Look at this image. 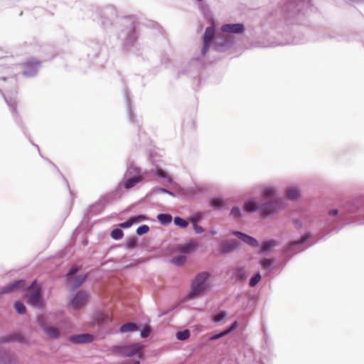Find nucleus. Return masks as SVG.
I'll list each match as a JSON object with an SVG mask.
<instances>
[{
  "label": "nucleus",
  "mask_w": 364,
  "mask_h": 364,
  "mask_svg": "<svg viewBox=\"0 0 364 364\" xmlns=\"http://www.w3.org/2000/svg\"><path fill=\"white\" fill-rule=\"evenodd\" d=\"M225 205V201L220 197L215 196L210 199V206L215 210H220Z\"/></svg>",
  "instance_id": "30"
},
{
  "label": "nucleus",
  "mask_w": 364,
  "mask_h": 364,
  "mask_svg": "<svg viewBox=\"0 0 364 364\" xmlns=\"http://www.w3.org/2000/svg\"><path fill=\"white\" fill-rule=\"evenodd\" d=\"M89 296L83 291H78L70 297L69 304L74 309L82 308L88 301Z\"/></svg>",
  "instance_id": "20"
},
{
  "label": "nucleus",
  "mask_w": 364,
  "mask_h": 364,
  "mask_svg": "<svg viewBox=\"0 0 364 364\" xmlns=\"http://www.w3.org/2000/svg\"><path fill=\"white\" fill-rule=\"evenodd\" d=\"M134 225L132 220H131V217L129 218L126 221L120 223L118 224V227L122 229H127L131 228Z\"/></svg>",
  "instance_id": "47"
},
{
  "label": "nucleus",
  "mask_w": 364,
  "mask_h": 364,
  "mask_svg": "<svg viewBox=\"0 0 364 364\" xmlns=\"http://www.w3.org/2000/svg\"><path fill=\"white\" fill-rule=\"evenodd\" d=\"M139 325L134 322H128L120 326V332L130 333L136 331L139 329Z\"/></svg>",
  "instance_id": "33"
},
{
  "label": "nucleus",
  "mask_w": 364,
  "mask_h": 364,
  "mask_svg": "<svg viewBox=\"0 0 364 364\" xmlns=\"http://www.w3.org/2000/svg\"><path fill=\"white\" fill-rule=\"evenodd\" d=\"M259 264L260 266L265 270L267 274H270L272 273V270L274 269V261L271 260L269 258L264 257L259 260Z\"/></svg>",
  "instance_id": "29"
},
{
  "label": "nucleus",
  "mask_w": 364,
  "mask_h": 364,
  "mask_svg": "<svg viewBox=\"0 0 364 364\" xmlns=\"http://www.w3.org/2000/svg\"><path fill=\"white\" fill-rule=\"evenodd\" d=\"M122 28L118 33V39L124 51L136 55L141 54V46L138 43V33L141 26L144 24L132 16H124L120 19Z\"/></svg>",
  "instance_id": "3"
},
{
  "label": "nucleus",
  "mask_w": 364,
  "mask_h": 364,
  "mask_svg": "<svg viewBox=\"0 0 364 364\" xmlns=\"http://www.w3.org/2000/svg\"><path fill=\"white\" fill-rule=\"evenodd\" d=\"M10 342L31 345L30 338L19 331H12L0 336V364H20L16 354L9 348L1 346L3 343Z\"/></svg>",
  "instance_id": "6"
},
{
  "label": "nucleus",
  "mask_w": 364,
  "mask_h": 364,
  "mask_svg": "<svg viewBox=\"0 0 364 364\" xmlns=\"http://www.w3.org/2000/svg\"><path fill=\"white\" fill-rule=\"evenodd\" d=\"M173 223L176 226L180 227L181 228H186L188 225V222L183 219V218H181V216L174 217Z\"/></svg>",
  "instance_id": "40"
},
{
  "label": "nucleus",
  "mask_w": 364,
  "mask_h": 364,
  "mask_svg": "<svg viewBox=\"0 0 364 364\" xmlns=\"http://www.w3.org/2000/svg\"><path fill=\"white\" fill-rule=\"evenodd\" d=\"M123 92H124V98L125 103H126L127 112L129 120L131 122H134L135 116L132 111L131 97H130V94H129V92L127 87L124 88Z\"/></svg>",
  "instance_id": "25"
},
{
  "label": "nucleus",
  "mask_w": 364,
  "mask_h": 364,
  "mask_svg": "<svg viewBox=\"0 0 364 364\" xmlns=\"http://www.w3.org/2000/svg\"><path fill=\"white\" fill-rule=\"evenodd\" d=\"M238 326V323L237 321H233L228 328H225L224 331L226 332V334L228 335L232 331H234Z\"/></svg>",
  "instance_id": "51"
},
{
  "label": "nucleus",
  "mask_w": 364,
  "mask_h": 364,
  "mask_svg": "<svg viewBox=\"0 0 364 364\" xmlns=\"http://www.w3.org/2000/svg\"><path fill=\"white\" fill-rule=\"evenodd\" d=\"M363 211L364 198L363 197L348 200L342 206L341 211L336 208L329 210L328 215L319 221V225L323 229L321 230L320 235H325V230L330 231L341 230L343 225H337V224L344 222L346 215L359 214Z\"/></svg>",
  "instance_id": "2"
},
{
  "label": "nucleus",
  "mask_w": 364,
  "mask_h": 364,
  "mask_svg": "<svg viewBox=\"0 0 364 364\" xmlns=\"http://www.w3.org/2000/svg\"><path fill=\"white\" fill-rule=\"evenodd\" d=\"M285 195L288 199L297 200L300 197V191L297 187H289L286 190Z\"/></svg>",
  "instance_id": "31"
},
{
  "label": "nucleus",
  "mask_w": 364,
  "mask_h": 364,
  "mask_svg": "<svg viewBox=\"0 0 364 364\" xmlns=\"http://www.w3.org/2000/svg\"><path fill=\"white\" fill-rule=\"evenodd\" d=\"M38 323L42 331L52 339H58L60 336V330L55 326H48L46 320L43 317L38 318Z\"/></svg>",
  "instance_id": "19"
},
{
  "label": "nucleus",
  "mask_w": 364,
  "mask_h": 364,
  "mask_svg": "<svg viewBox=\"0 0 364 364\" xmlns=\"http://www.w3.org/2000/svg\"><path fill=\"white\" fill-rule=\"evenodd\" d=\"M145 177L146 171H143L140 167L135 166L132 161L128 164L122 180L118 185H121L122 188L128 190L142 181Z\"/></svg>",
  "instance_id": "8"
},
{
  "label": "nucleus",
  "mask_w": 364,
  "mask_h": 364,
  "mask_svg": "<svg viewBox=\"0 0 364 364\" xmlns=\"http://www.w3.org/2000/svg\"><path fill=\"white\" fill-rule=\"evenodd\" d=\"M156 218L164 225L171 223L173 219L169 213H159L157 215Z\"/></svg>",
  "instance_id": "35"
},
{
  "label": "nucleus",
  "mask_w": 364,
  "mask_h": 364,
  "mask_svg": "<svg viewBox=\"0 0 364 364\" xmlns=\"http://www.w3.org/2000/svg\"><path fill=\"white\" fill-rule=\"evenodd\" d=\"M33 144L38 149V151L40 152L39 146L37 144Z\"/></svg>",
  "instance_id": "64"
},
{
  "label": "nucleus",
  "mask_w": 364,
  "mask_h": 364,
  "mask_svg": "<svg viewBox=\"0 0 364 364\" xmlns=\"http://www.w3.org/2000/svg\"><path fill=\"white\" fill-rule=\"evenodd\" d=\"M186 261V257L184 255H178L171 259V262L176 266H182Z\"/></svg>",
  "instance_id": "41"
},
{
  "label": "nucleus",
  "mask_w": 364,
  "mask_h": 364,
  "mask_svg": "<svg viewBox=\"0 0 364 364\" xmlns=\"http://www.w3.org/2000/svg\"><path fill=\"white\" fill-rule=\"evenodd\" d=\"M131 220H132V222L134 224H136L140 223L141 221L147 220L148 217L146 215L139 214L134 216H131Z\"/></svg>",
  "instance_id": "46"
},
{
  "label": "nucleus",
  "mask_w": 364,
  "mask_h": 364,
  "mask_svg": "<svg viewBox=\"0 0 364 364\" xmlns=\"http://www.w3.org/2000/svg\"><path fill=\"white\" fill-rule=\"evenodd\" d=\"M248 276L244 267H237L233 270V277L237 282H244Z\"/></svg>",
  "instance_id": "28"
},
{
  "label": "nucleus",
  "mask_w": 364,
  "mask_h": 364,
  "mask_svg": "<svg viewBox=\"0 0 364 364\" xmlns=\"http://www.w3.org/2000/svg\"><path fill=\"white\" fill-rule=\"evenodd\" d=\"M230 214L236 219L240 218L242 212L238 206H234L230 210Z\"/></svg>",
  "instance_id": "48"
},
{
  "label": "nucleus",
  "mask_w": 364,
  "mask_h": 364,
  "mask_svg": "<svg viewBox=\"0 0 364 364\" xmlns=\"http://www.w3.org/2000/svg\"><path fill=\"white\" fill-rule=\"evenodd\" d=\"M97 321L100 323H106L109 321V316L107 315L100 314L97 316Z\"/></svg>",
  "instance_id": "54"
},
{
  "label": "nucleus",
  "mask_w": 364,
  "mask_h": 364,
  "mask_svg": "<svg viewBox=\"0 0 364 364\" xmlns=\"http://www.w3.org/2000/svg\"><path fill=\"white\" fill-rule=\"evenodd\" d=\"M156 193H166L171 196H173V197H175L176 196V194L174 192L171 191H169L165 188H159L157 190H156Z\"/></svg>",
  "instance_id": "52"
},
{
  "label": "nucleus",
  "mask_w": 364,
  "mask_h": 364,
  "mask_svg": "<svg viewBox=\"0 0 364 364\" xmlns=\"http://www.w3.org/2000/svg\"><path fill=\"white\" fill-rule=\"evenodd\" d=\"M193 188H189L188 193H193Z\"/></svg>",
  "instance_id": "63"
},
{
  "label": "nucleus",
  "mask_w": 364,
  "mask_h": 364,
  "mask_svg": "<svg viewBox=\"0 0 364 364\" xmlns=\"http://www.w3.org/2000/svg\"><path fill=\"white\" fill-rule=\"evenodd\" d=\"M77 269L71 268L66 274L68 282L70 284V287L73 290L79 288L87 278V274L76 275Z\"/></svg>",
  "instance_id": "16"
},
{
  "label": "nucleus",
  "mask_w": 364,
  "mask_h": 364,
  "mask_svg": "<svg viewBox=\"0 0 364 364\" xmlns=\"http://www.w3.org/2000/svg\"><path fill=\"white\" fill-rule=\"evenodd\" d=\"M4 50L2 48H0V59L4 57Z\"/></svg>",
  "instance_id": "58"
},
{
  "label": "nucleus",
  "mask_w": 364,
  "mask_h": 364,
  "mask_svg": "<svg viewBox=\"0 0 364 364\" xmlns=\"http://www.w3.org/2000/svg\"><path fill=\"white\" fill-rule=\"evenodd\" d=\"M210 274L207 272H201L197 274L191 282V290L187 294L188 299H194L200 294L209 289L210 286L206 282L210 279Z\"/></svg>",
  "instance_id": "10"
},
{
  "label": "nucleus",
  "mask_w": 364,
  "mask_h": 364,
  "mask_svg": "<svg viewBox=\"0 0 364 364\" xmlns=\"http://www.w3.org/2000/svg\"><path fill=\"white\" fill-rule=\"evenodd\" d=\"M241 243L237 240L230 239L221 242L218 245L220 255H225L236 252L240 248Z\"/></svg>",
  "instance_id": "15"
},
{
  "label": "nucleus",
  "mask_w": 364,
  "mask_h": 364,
  "mask_svg": "<svg viewBox=\"0 0 364 364\" xmlns=\"http://www.w3.org/2000/svg\"><path fill=\"white\" fill-rule=\"evenodd\" d=\"M184 72L183 70L178 72V76L180 77L181 75H183Z\"/></svg>",
  "instance_id": "62"
},
{
  "label": "nucleus",
  "mask_w": 364,
  "mask_h": 364,
  "mask_svg": "<svg viewBox=\"0 0 364 364\" xmlns=\"http://www.w3.org/2000/svg\"><path fill=\"white\" fill-rule=\"evenodd\" d=\"M14 306L18 314L23 315L26 313V307L22 301L17 300L14 302Z\"/></svg>",
  "instance_id": "39"
},
{
  "label": "nucleus",
  "mask_w": 364,
  "mask_h": 364,
  "mask_svg": "<svg viewBox=\"0 0 364 364\" xmlns=\"http://www.w3.org/2000/svg\"><path fill=\"white\" fill-rule=\"evenodd\" d=\"M102 50L101 44L92 41L87 45V57L90 60H94L101 53Z\"/></svg>",
  "instance_id": "23"
},
{
  "label": "nucleus",
  "mask_w": 364,
  "mask_h": 364,
  "mask_svg": "<svg viewBox=\"0 0 364 364\" xmlns=\"http://www.w3.org/2000/svg\"><path fill=\"white\" fill-rule=\"evenodd\" d=\"M312 236L313 235L310 231H306L299 240H290L282 249V256L283 260L280 264L274 266V269L283 268L294 255L303 251L304 249H301L302 245L310 240Z\"/></svg>",
  "instance_id": "7"
},
{
  "label": "nucleus",
  "mask_w": 364,
  "mask_h": 364,
  "mask_svg": "<svg viewBox=\"0 0 364 364\" xmlns=\"http://www.w3.org/2000/svg\"><path fill=\"white\" fill-rule=\"evenodd\" d=\"M227 336V334H226V332H225V331H224V329H223V330L220 331V332H218V333H216L213 334L212 336H210L209 337V338H208V339H209L210 341H215V340H218V339H219V338H222V337H224V336Z\"/></svg>",
  "instance_id": "50"
},
{
  "label": "nucleus",
  "mask_w": 364,
  "mask_h": 364,
  "mask_svg": "<svg viewBox=\"0 0 364 364\" xmlns=\"http://www.w3.org/2000/svg\"><path fill=\"white\" fill-rule=\"evenodd\" d=\"M243 209L245 211L250 213L260 211V203L255 198H250L245 200Z\"/></svg>",
  "instance_id": "24"
},
{
  "label": "nucleus",
  "mask_w": 364,
  "mask_h": 364,
  "mask_svg": "<svg viewBox=\"0 0 364 364\" xmlns=\"http://www.w3.org/2000/svg\"><path fill=\"white\" fill-rule=\"evenodd\" d=\"M231 234L252 247H259L260 252L264 255L269 252L272 248L279 245L274 239L266 240L259 244L256 238L240 230H232Z\"/></svg>",
  "instance_id": "9"
},
{
  "label": "nucleus",
  "mask_w": 364,
  "mask_h": 364,
  "mask_svg": "<svg viewBox=\"0 0 364 364\" xmlns=\"http://www.w3.org/2000/svg\"><path fill=\"white\" fill-rule=\"evenodd\" d=\"M155 173L159 178L166 179L168 183L172 182V178L166 170L156 166L155 168Z\"/></svg>",
  "instance_id": "34"
},
{
  "label": "nucleus",
  "mask_w": 364,
  "mask_h": 364,
  "mask_svg": "<svg viewBox=\"0 0 364 364\" xmlns=\"http://www.w3.org/2000/svg\"><path fill=\"white\" fill-rule=\"evenodd\" d=\"M350 1L353 2V3H364V0H349Z\"/></svg>",
  "instance_id": "59"
},
{
  "label": "nucleus",
  "mask_w": 364,
  "mask_h": 364,
  "mask_svg": "<svg viewBox=\"0 0 364 364\" xmlns=\"http://www.w3.org/2000/svg\"><path fill=\"white\" fill-rule=\"evenodd\" d=\"M6 80H7V78L5 77L0 78V80H2V81H6ZM0 94L2 95L6 103L7 104V105L10 107L11 110L12 111V117H13L14 122L16 123V124L19 127H21L22 129L24 134L26 135L27 134V129L23 122L21 117L20 116V114L18 113V109H17V102H16V97H13L6 96L2 92L1 89H0Z\"/></svg>",
  "instance_id": "13"
},
{
  "label": "nucleus",
  "mask_w": 364,
  "mask_h": 364,
  "mask_svg": "<svg viewBox=\"0 0 364 364\" xmlns=\"http://www.w3.org/2000/svg\"><path fill=\"white\" fill-rule=\"evenodd\" d=\"M193 230L197 234H201L204 232V229L202 226L196 224L193 225Z\"/></svg>",
  "instance_id": "55"
},
{
  "label": "nucleus",
  "mask_w": 364,
  "mask_h": 364,
  "mask_svg": "<svg viewBox=\"0 0 364 364\" xmlns=\"http://www.w3.org/2000/svg\"><path fill=\"white\" fill-rule=\"evenodd\" d=\"M41 65V61L32 58L29 59L24 64V70L22 74L26 77H33L36 76L38 72V68Z\"/></svg>",
  "instance_id": "21"
},
{
  "label": "nucleus",
  "mask_w": 364,
  "mask_h": 364,
  "mask_svg": "<svg viewBox=\"0 0 364 364\" xmlns=\"http://www.w3.org/2000/svg\"><path fill=\"white\" fill-rule=\"evenodd\" d=\"M291 222L294 225L296 229H300L303 226V223L298 218H291Z\"/></svg>",
  "instance_id": "53"
},
{
  "label": "nucleus",
  "mask_w": 364,
  "mask_h": 364,
  "mask_svg": "<svg viewBox=\"0 0 364 364\" xmlns=\"http://www.w3.org/2000/svg\"><path fill=\"white\" fill-rule=\"evenodd\" d=\"M150 228L149 226L147 225H141L139 226L136 230V233L138 235H143L149 232Z\"/></svg>",
  "instance_id": "45"
},
{
  "label": "nucleus",
  "mask_w": 364,
  "mask_h": 364,
  "mask_svg": "<svg viewBox=\"0 0 364 364\" xmlns=\"http://www.w3.org/2000/svg\"><path fill=\"white\" fill-rule=\"evenodd\" d=\"M286 205L282 198L269 199L268 201L260 203V212L264 214V217H269L277 210L285 208Z\"/></svg>",
  "instance_id": "14"
},
{
  "label": "nucleus",
  "mask_w": 364,
  "mask_h": 364,
  "mask_svg": "<svg viewBox=\"0 0 364 364\" xmlns=\"http://www.w3.org/2000/svg\"><path fill=\"white\" fill-rule=\"evenodd\" d=\"M216 234H217V232H216L215 230H211V231H210V235H216Z\"/></svg>",
  "instance_id": "60"
},
{
  "label": "nucleus",
  "mask_w": 364,
  "mask_h": 364,
  "mask_svg": "<svg viewBox=\"0 0 364 364\" xmlns=\"http://www.w3.org/2000/svg\"><path fill=\"white\" fill-rule=\"evenodd\" d=\"M191 336V333L188 329H185L182 331H178L176 333V337L178 341H184L189 338Z\"/></svg>",
  "instance_id": "38"
},
{
  "label": "nucleus",
  "mask_w": 364,
  "mask_h": 364,
  "mask_svg": "<svg viewBox=\"0 0 364 364\" xmlns=\"http://www.w3.org/2000/svg\"><path fill=\"white\" fill-rule=\"evenodd\" d=\"M197 247V243L194 240H191L183 245H179L177 247V250L182 254H190L193 252Z\"/></svg>",
  "instance_id": "26"
},
{
  "label": "nucleus",
  "mask_w": 364,
  "mask_h": 364,
  "mask_svg": "<svg viewBox=\"0 0 364 364\" xmlns=\"http://www.w3.org/2000/svg\"><path fill=\"white\" fill-rule=\"evenodd\" d=\"M151 333V329L150 326H146L141 329L140 331V336L142 338H148Z\"/></svg>",
  "instance_id": "49"
},
{
  "label": "nucleus",
  "mask_w": 364,
  "mask_h": 364,
  "mask_svg": "<svg viewBox=\"0 0 364 364\" xmlns=\"http://www.w3.org/2000/svg\"><path fill=\"white\" fill-rule=\"evenodd\" d=\"M228 316V314L225 311L220 310L213 314V321L215 323H220L225 320Z\"/></svg>",
  "instance_id": "36"
},
{
  "label": "nucleus",
  "mask_w": 364,
  "mask_h": 364,
  "mask_svg": "<svg viewBox=\"0 0 364 364\" xmlns=\"http://www.w3.org/2000/svg\"><path fill=\"white\" fill-rule=\"evenodd\" d=\"M142 347L139 344L122 345L114 346V353L122 357H132L137 354Z\"/></svg>",
  "instance_id": "17"
},
{
  "label": "nucleus",
  "mask_w": 364,
  "mask_h": 364,
  "mask_svg": "<svg viewBox=\"0 0 364 364\" xmlns=\"http://www.w3.org/2000/svg\"><path fill=\"white\" fill-rule=\"evenodd\" d=\"M246 31V26L243 23H228L220 27V31L227 35H242Z\"/></svg>",
  "instance_id": "18"
},
{
  "label": "nucleus",
  "mask_w": 364,
  "mask_h": 364,
  "mask_svg": "<svg viewBox=\"0 0 364 364\" xmlns=\"http://www.w3.org/2000/svg\"><path fill=\"white\" fill-rule=\"evenodd\" d=\"M17 289L27 291L24 294V298L28 304L35 307H41L43 306L41 289L36 280H33L28 286L26 285V281L24 279L16 280L1 289L0 291V295L9 294Z\"/></svg>",
  "instance_id": "5"
},
{
  "label": "nucleus",
  "mask_w": 364,
  "mask_h": 364,
  "mask_svg": "<svg viewBox=\"0 0 364 364\" xmlns=\"http://www.w3.org/2000/svg\"><path fill=\"white\" fill-rule=\"evenodd\" d=\"M277 11L267 13L262 22L264 32L270 31L281 35L274 46H284L305 42L304 36H296L295 28L306 25L318 9L312 0H279Z\"/></svg>",
  "instance_id": "1"
},
{
  "label": "nucleus",
  "mask_w": 364,
  "mask_h": 364,
  "mask_svg": "<svg viewBox=\"0 0 364 364\" xmlns=\"http://www.w3.org/2000/svg\"><path fill=\"white\" fill-rule=\"evenodd\" d=\"M323 38H334L335 37L332 36L330 33H328L327 34H325V36L323 37Z\"/></svg>",
  "instance_id": "57"
},
{
  "label": "nucleus",
  "mask_w": 364,
  "mask_h": 364,
  "mask_svg": "<svg viewBox=\"0 0 364 364\" xmlns=\"http://www.w3.org/2000/svg\"><path fill=\"white\" fill-rule=\"evenodd\" d=\"M110 236L113 240H119L123 237L124 232L119 227H116L112 230Z\"/></svg>",
  "instance_id": "37"
},
{
  "label": "nucleus",
  "mask_w": 364,
  "mask_h": 364,
  "mask_svg": "<svg viewBox=\"0 0 364 364\" xmlns=\"http://www.w3.org/2000/svg\"><path fill=\"white\" fill-rule=\"evenodd\" d=\"M94 340V335L88 333L73 334L68 337V341L74 344H87Z\"/></svg>",
  "instance_id": "22"
},
{
  "label": "nucleus",
  "mask_w": 364,
  "mask_h": 364,
  "mask_svg": "<svg viewBox=\"0 0 364 364\" xmlns=\"http://www.w3.org/2000/svg\"><path fill=\"white\" fill-rule=\"evenodd\" d=\"M122 189L121 185H117L114 191L102 196L92 208L97 211H102L106 206L113 204L122 198Z\"/></svg>",
  "instance_id": "12"
},
{
  "label": "nucleus",
  "mask_w": 364,
  "mask_h": 364,
  "mask_svg": "<svg viewBox=\"0 0 364 364\" xmlns=\"http://www.w3.org/2000/svg\"><path fill=\"white\" fill-rule=\"evenodd\" d=\"M199 58H193L191 61V63H193L194 62H197L198 61Z\"/></svg>",
  "instance_id": "61"
},
{
  "label": "nucleus",
  "mask_w": 364,
  "mask_h": 364,
  "mask_svg": "<svg viewBox=\"0 0 364 364\" xmlns=\"http://www.w3.org/2000/svg\"><path fill=\"white\" fill-rule=\"evenodd\" d=\"M261 195L264 200L275 199L276 188L272 186H265L261 190Z\"/></svg>",
  "instance_id": "27"
},
{
  "label": "nucleus",
  "mask_w": 364,
  "mask_h": 364,
  "mask_svg": "<svg viewBox=\"0 0 364 364\" xmlns=\"http://www.w3.org/2000/svg\"><path fill=\"white\" fill-rule=\"evenodd\" d=\"M201 219H202L201 213L197 212V213L193 214L192 215H191L190 222L193 225L196 224H198V223L201 220Z\"/></svg>",
  "instance_id": "44"
},
{
  "label": "nucleus",
  "mask_w": 364,
  "mask_h": 364,
  "mask_svg": "<svg viewBox=\"0 0 364 364\" xmlns=\"http://www.w3.org/2000/svg\"><path fill=\"white\" fill-rule=\"evenodd\" d=\"M95 13L98 23L104 29L110 28L113 26L114 21L117 18V11L112 6H106L97 9Z\"/></svg>",
  "instance_id": "11"
},
{
  "label": "nucleus",
  "mask_w": 364,
  "mask_h": 364,
  "mask_svg": "<svg viewBox=\"0 0 364 364\" xmlns=\"http://www.w3.org/2000/svg\"><path fill=\"white\" fill-rule=\"evenodd\" d=\"M262 278L261 274L258 272L255 273L249 281V285L251 287L257 286Z\"/></svg>",
  "instance_id": "42"
},
{
  "label": "nucleus",
  "mask_w": 364,
  "mask_h": 364,
  "mask_svg": "<svg viewBox=\"0 0 364 364\" xmlns=\"http://www.w3.org/2000/svg\"><path fill=\"white\" fill-rule=\"evenodd\" d=\"M41 156L46 161H48L50 164L52 165V166L54 168V169L56 170L57 173L61 176V178L63 179V181H65V183H66L68 189H69V191H70V193H72L71 192V190L70 189V186H69V184H68V181L65 179V178L64 177V176L60 173V171H59V169L58 168V167L52 162L50 161V160H48V159L43 157L41 154H40Z\"/></svg>",
  "instance_id": "43"
},
{
  "label": "nucleus",
  "mask_w": 364,
  "mask_h": 364,
  "mask_svg": "<svg viewBox=\"0 0 364 364\" xmlns=\"http://www.w3.org/2000/svg\"><path fill=\"white\" fill-rule=\"evenodd\" d=\"M146 26H151L153 28H158L159 26L156 22H154L152 21H147V23L146 24Z\"/></svg>",
  "instance_id": "56"
},
{
  "label": "nucleus",
  "mask_w": 364,
  "mask_h": 364,
  "mask_svg": "<svg viewBox=\"0 0 364 364\" xmlns=\"http://www.w3.org/2000/svg\"><path fill=\"white\" fill-rule=\"evenodd\" d=\"M235 42L236 39L233 36L227 35L221 31L217 33L214 26H208L203 36L201 55L204 56L212 44L215 50L225 52L232 48Z\"/></svg>",
  "instance_id": "4"
},
{
  "label": "nucleus",
  "mask_w": 364,
  "mask_h": 364,
  "mask_svg": "<svg viewBox=\"0 0 364 364\" xmlns=\"http://www.w3.org/2000/svg\"><path fill=\"white\" fill-rule=\"evenodd\" d=\"M139 246V239L136 236L132 235L127 238L125 247L128 250H133Z\"/></svg>",
  "instance_id": "32"
}]
</instances>
